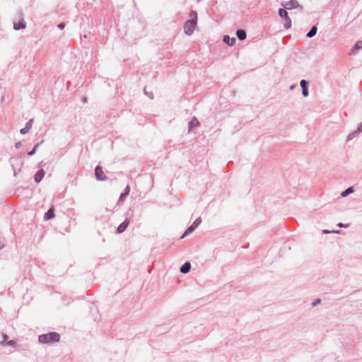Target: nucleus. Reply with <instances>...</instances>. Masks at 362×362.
Segmentation results:
<instances>
[{
  "instance_id": "bb28decb",
  "label": "nucleus",
  "mask_w": 362,
  "mask_h": 362,
  "mask_svg": "<svg viewBox=\"0 0 362 362\" xmlns=\"http://www.w3.org/2000/svg\"><path fill=\"white\" fill-rule=\"evenodd\" d=\"M130 188L129 186L127 185V187L124 189V193H127V195L129 194Z\"/></svg>"
},
{
  "instance_id": "39448f33",
  "label": "nucleus",
  "mask_w": 362,
  "mask_h": 362,
  "mask_svg": "<svg viewBox=\"0 0 362 362\" xmlns=\"http://www.w3.org/2000/svg\"><path fill=\"white\" fill-rule=\"evenodd\" d=\"M95 175L98 180L104 181L107 177L103 175V170L100 165H98L95 169Z\"/></svg>"
},
{
  "instance_id": "f257e3e1",
  "label": "nucleus",
  "mask_w": 362,
  "mask_h": 362,
  "mask_svg": "<svg viewBox=\"0 0 362 362\" xmlns=\"http://www.w3.org/2000/svg\"><path fill=\"white\" fill-rule=\"evenodd\" d=\"M60 335L57 332H49L38 337V341L42 344L54 343L59 341Z\"/></svg>"
},
{
  "instance_id": "6e6552de",
  "label": "nucleus",
  "mask_w": 362,
  "mask_h": 362,
  "mask_svg": "<svg viewBox=\"0 0 362 362\" xmlns=\"http://www.w3.org/2000/svg\"><path fill=\"white\" fill-rule=\"evenodd\" d=\"M45 175V170H42V169H40V170H38V171L35 173V176H34V180H35V181L37 183L40 182L43 179V177H44Z\"/></svg>"
},
{
  "instance_id": "b1692460",
  "label": "nucleus",
  "mask_w": 362,
  "mask_h": 362,
  "mask_svg": "<svg viewBox=\"0 0 362 362\" xmlns=\"http://www.w3.org/2000/svg\"><path fill=\"white\" fill-rule=\"evenodd\" d=\"M128 195H127V193H124L122 192L121 194H120V197H119V202H123V200L125 199V197H127Z\"/></svg>"
},
{
  "instance_id": "aec40b11",
  "label": "nucleus",
  "mask_w": 362,
  "mask_h": 362,
  "mask_svg": "<svg viewBox=\"0 0 362 362\" xmlns=\"http://www.w3.org/2000/svg\"><path fill=\"white\" fill-rule=\"evenodd\" d=\"M354 192L352 187H349L348 189H346V190H344V192H341V196L342 197H345L346 196H348L349 194L352 193Z\"/></svg>"
},
{
  "instance_id": "7ed1b4c3",
  "label": "nucleus",
  "mask_w": 362,
  "mask_h": 362,
  "mask_svg": "<svg viewBox=\"0 0 362 362\" xmlns=\"http://www.w3.org/2000/svg\"><path fill=\"white\" fill-rule=\"evenodd\" d=\"M281 5L284 7L286 10H292L295 8L299 9L300 11L303 10V6L300 5L296 0H291L288 1L282 2Z\"/></svg>"
},
{
  "instance_id": "5701e85b",
  "label": "nucleus",
  "mask_w": 362,
  "mask_h": 362,
  "mask_svg": "<svg viewBox=\"0 0 362 362\" xmlns=\"http://www.w3.org/2000/svg\"><path fill=\"white\" fill-rule=\"evenodd\" d=\"M339 233L340 230H324L323 233L324 234H329V233Z\"/></svg>"
},
{
  "instance_id": "0eeeda50",
  "label": "nucleus",
  "mask_w": 362,
  "mask_h": 362,
  "mask_svg": "<svg viewBox=\"0 0 362 362\" xmlns=\"http://www.w3.org/2000/svg\"><path fill=\"white\" fill-rule=\"evenodd\" d=\"M300 86L302 89V95L306 98L308 96V83L305 80H301L300 81Z\"/></svg>"
},
{
  "instance_id": "f03ea898",
  "label": "nucleus",
  "mask_w": 362,
  "mask_h": 362,
  "mask_svg": "<svg viewBox=\"0 0 362 362\" xmlns=\"http://www.w3.org/2000/svg\"><path fill=\"white\" fill-rule=\"evenodd\" d=\"M184 32L185 35L190 36L193 34L194 31L197 28V22L194 20H187L184 23Z\"/></svg>"
},
{
  "instance_id": "c756f323",
  "label": "nucleus",
  "mask_w": 362,
  "mask_h": 362,
  "mask_svg": "<svg viewBox=\"0 0 362 362\" xmlns=\"http://www.w3.org/2000/svg\"><path fill=\"white\" fill-rule=\"evenodd\" d=\"M320 299L317 298L316 299L313 303V305L315 306L316 305H317L318 303H320Z\"/></svg>"
},
{
  "instance_id": "f8f14e48",
  "label": "nucleus",
  "mask_w": 362,
  "mask_h": 362,
  "mask_svg": "<svg viewBox=\"0 0 362 362\" xmlns=\"http://www.w3.org/2000/svg\"><path fill=\"white\" fill-rule=\"evenodd\" d=\"M191 269V264L189 262H185L180 268V272L182 274H187Z\"/></svg>"
},
{
  "instance_id": "20e7f679",
  "label": "nucleus",
  "mask_w": 362,
  "mask_h": 362,
  "mask_svg": "<svg viewBox=\"0 0 362 362\" xmlns=\"http://www.w3.org/2000/svg\"><path fill=\"white\" fill-rule=\"evenodd\" d=\"M202 223V218L201 217H198L193 223L185 230L182 238H184L185 236L190 234L192 232H193Z\"/></svg>"
},
{
  "instance_id": "a878e982",
  "label": "nucleus",
  "mask_w": 362,
  "mask_h": 362,
  "mask_svg": "<svg viewBox=\"0 0 362 362\" xmlns=\"http://www.w3.org/2000/svg\"><path fill=\"white\" fill-rule=\"evenodd\" d=\"M337 226H338L339 227H341V228H348V227H349V225H348V224H344V223H339L337 224Z\"/></svg>"
},
{
  "instance_id": "393cba45",
  "label": "nucleus",
  "mask_w": 362,
  "mask_h": 362,
  "mask_svg": "<svg viewBox=\"0 0 362 362\" xmlns=\"http://www.w3.org/2000/svg\"><path fill=\"white\" fill-rule=\"evenodd\" d=\"M144 93L148 97L150 98L151 99H153V94L152 92H150V93H148L146 91V90L144 89Z\"/></svg>"
},
{
  "instance_id": "ddd939ff",
  "label": "nucleus",
  "mask_w": 362,
  "mask_h": 362,
  "mask_svg": "<svg viewBox=\"0 0 362 362\" xmlns=\"http://www.w3.org/2000/svg\"><path fill=\"white\" fill-rule=\"evenodd\" d=\"M199 122L197 120V119L196 117H193L192 119L188 124L189 129L190 130V129L199 126Z\"/></svg>"
},
{
  "instance_id": "412c9836",
  "label": "nucleus",
  "mask_w": 362,
  "mask_h": 362,
  "mask_svg": "<svg viewBox=\"0 0 362 362\" xmlns=\"http://www.w3.org/2000/svg\"><path fill=\"white\" fill-rule=\"evenodd\" d=\"M189 20H194L195 22H197V13L196 11H192L189 14Z\"/></svg>"
},
{
  "instance_id": "9b49d317",
  "label": "nucleus",
  "mask_w": 362,
  "mask_h": 362,
  "mask_svg": "<svg viewBox=\"0 0 362 362\" xmlns=\"http://www.w3.org/2000/svg\"><path fill=\"white\" fill-rule=\"evenodd\" d=\"M26 26V24L24 21H21L18 23H14L13 29L16 30H18L21 29H24Z\"/></svg>"
},
{
  "instance_id": "f3484780",
  "label": "nucleus",
  "mask_w": 362,
  "mask_h": 362,
  "mask_svg": "<svg viewBox=\"0 0 362 362\" xmlns=\"http://www.w3.org/2000/svg\"><path fill=\"white\" fill-rule=\"evenodd\" d=\"M54 210L52 209H49L45 214L44 219L49 220L54 217Z\"/></svg>"
},
{
  "instance_id": "72a5a7b5",
  "label": "nucleus",
  "mask_w": 362,
  "mask_h": 362,
  "mask_svg": "<svg viewBox=\"0 0 362 362\" xmlns=\"http://www.w3.org/2000/svg\"><path fill=\"white\" fill-rule=\"evenodd\" d=\"M8 343H9V344L12 345V344H13L14 341H9Z\"/></svg>"
},
{
  "instance_id": "473e14b6",
  "label": "nucleus",
  "mask_w": 362,
  "mask_h": 362,
  "mask_svg": "<svg viewBox=\"0 0 362 362\" xmlns=\"http://www.w3.org/2000/svg\"><path fill=\"white\" fill-rule=\"evenodd\" d=\"M296 88V85H291L289 88L290 90H293Z\"/></svg>"
},
{
  "instance_id": "1a4fd4ad",
  "label": "nucleus",
  "mask_w": 362,
  "mask_h": 362,
  "mask_svg": "<svg viewBox=\"0 0 362 362\" xmlns=\"http://www.w3.org/2000/svg\"><path fill=\"white\" fill-rule=\"evenodd\" d=\"M33 123V119H30L25 124V127L20 130L21 134H25L31 129Z\"/></svg>"
},
{
  "instance_id": "4be33fe9",
  "label": "nucleus",
  "mask_w": 362,
  "mask_h": 362,
  "mask_svg": "<svg viewBox=\"0 0 362 362\" xmlns=\"http://www.w3.org/2000/svg\"><path fill=\"white\" fill-rule=\"evenodd\" d=\"M285 21H286V23L284 24V28L286 29L290 28L291 27V19L290 18H288Z\"/></svg>"
},
{
  "instance_id": "c85d7f7f",
  "label": "nucleus",
  "mask_w": 362,
  "mask_h": 362,
  "mask_svg": "<svg viewBox=\"0 0 362 362\" xmlns=\"http://www.w3.org/2000/svg\"><path fill=\"white\" fill-rule=\"evenodd\" d=\"M35 152H36V150L34 149V148H33V150H31L30 151H29L28 153V156H33V155H34L35 153Z\"/></svg>"
},
{
  "instance_id": "4468645a",
  "label": "nucleus",
  "mask_w": 362,
  "mask_h": 362,
  "mask_svg": "<svg viewBox=\"0 0 362 362\" xmlns=\"http://www.w3.org/2000/svg\"><path fill=\"white\" fill-rule=\"evenodd\" d=\"M362 49V40L358 41L351 49V54H355L356 51Z\"/></svg>"
},
{
  "instance_id": "dca6fc26",
  "label": "nucleus",
  "mask_w": 362,
  "mask_h": 362,
  "mask_svg": "<svg viewBox=\"0 0 362 362\" xmlns=\"http://www.w3.org/2000/svg\"><path fill=\"white\" fill-rule=\"evenodd\" d=\"M128 226V221L122 222L117 228L118 233H121L124 232Z\"/></svg>"
},
{
  "instance_id": "cd10ccee",
  "label": "nucleus",
  "mask_w": 362,
  "mask_h": 362,
  "mask_svg": "<svg viewBox=\"0 0 362 362\" xmlns=\"http://www.w3.org/2000/svg\"><path fill=\"white\" fill-rule=\"evenodd\" d=\"M58 28L62 30L65 28V24L64 23H59L58 25H57Z\"/></svg>"
},
{
  "instance_id": "6ab92c4d",
  "label": "nucleus",
  "mask_w": 362,
  "mask_h": 362,
  "mask_svg": "<svg viewBox=\"0 0 362 362\" xmlns=\"http://www.w3.org/2000/svg\"><path fill=\"white\" fill-rule=\"evenodd\" d=\"M317 28L315 25L313 26L310 30L307 33L308 37H313L317 33Z\"/></svg>"
},
{
  "instance_id": "7c9ffc66",
  "label": "nucleus",
  "mask_w": 362,
  "mask_h": 362,
  "mask_svg": "<svg viewBox=\"0 0 362 362\" xmlns=\"http://www.w3.org/2000/svg\"><path fill=\"white\" fill-rule=\"evenodd\" d=\"M15 146H16V147L17 148H20V147H21V141L17 142V143L16 144V145H15Z\"/></svg>"
},
{
  "instance_id": "423d86ee",
  "label": "nucleus",
  "mask_w": 362,
  "mask_h": 362,
  "mask_svg": "<svg viewBox=\"0 0 362 362\" xmlns=\"http://www.w3.org/2000/svg\"><path fill=\"white\" fill-rule=\"evenodd\" d=\"M362 132V122L358 125L357 129L351 132L347 136V141H351L356 137Z\"/></svg>"
},
{
  "instance_id": "9d476101",
  "label": "nucleus",
  "mask_w": 362,
  "mask_h": 362,
  "mask_svg": "<svg viewBox=\"0 0 362 362\" xmlns=\"http://www.w3.org/2000/svg\"><path fill=\"white\" fill-rule=\"evenodd\" d=\"M235 41L236 40L235 37H230L228 35H225L223 37V42L229 46H233L235 43Z\"/></svg>"
},
{
  "instance_id": "2eb2a0df",
  "label": "nucleus",
  "mask_w": 362,
  "mask_h": 362,
  "mask_svg": "<svg viewBox=\"0 0 362 362\" xmlns=\"http://www.w3.org/2000/svg\"><path fill=\"white\" fill-rule=\"evenodd\" d=\"M237 37L240 40H243L246 38V32L244 30H238L236 32Z\"/></svg>"
},
{
  "instance_id": "a211bd4d",
  "label": "nucleus",
  "mask_w": 362,
  "mask_h": 362,
  "mask_svg": "<svg viewBox=\"0 0 362 362\" xmlns=\"http://www.w3.org/2000/svg\"><path fill=\"white\" fill-rule=\"evenodd\" d=\"M279 16L281 18H283L284 20H286L288 18H289L287 11L286 10L283 9V8H279Z\"/></svg>"
},
{
  "instance_id": "2f4dec72",
  "label": "nucleus",
  "mask_w": 362,
  "mask_h": 362,
  "mask_svg": "<svg viewBox=\"0 0 362 362\" xmlns=\"http://www.w3.org/2000/svg\"><path fill=\"white\" fill-rule=\"evenodd\" d=\"M41 143H38L35 146H34V149H35L37 151V148H38V146L40 145Z\"/></svg>"
}]
</instances>
